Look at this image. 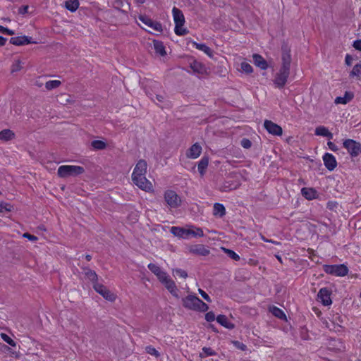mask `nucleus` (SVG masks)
Returning <instances> with one entry per match:
<instances>
[{"label":"nucleus","instance_id":"obj_13","mask_svg":"<svg viewBox=\"0 0 361 361\" xmlns=\"http://www.w3.org/2000/svg\"><path fill=\"white\" fill-rule=\"evenodd\" d=\"M264 126L269 133L273 135L280 136L283 133L281 127L271 121L266 120L264 123Z\"/></svg>","mask_w":361,"mask_h":361},{"label":"nucleus","instance_id":"obj_57","mask_svg":"<svg viewBox=\"0 0 361 361\" xmlns=\"http://www.w3.org/2000/svg\"><path fill=\"white\" fill-rule=\"evenodd\" d=\"M6 42V38H4L2 36H0V47L4 45Z\"/></svg>","mask_w":361,"mask_h":361},{"label":"nucleus","instance_id":"obj_43","mask_svg":"<svg viewBox=\"0 0 361 361\" xmlns=\"http://www.w3.org/2000/svg\"><path fill=\"white\" fill-rule=\"evenodd\" d=\"M174 276H178L183 279H186L188 277V274L185 270L181 269H174L172 271Z\"/></svg>","mask_w":361,"mask_h":361},{"label":"nucleus","instance_id":"obj_32","mask_svg":"<svg viewBox=\"0 0 361 361\" xmlns=\"http://www.w3.org/2000/svg\"><path fill=\"white\" fill-rule=\"evenodd\" d=\"M78 0H68L65 2V7L71 12H75L79 7Z\"/></svg>","mask_w":361,"mask_h":361},{"label":"nucleus","instance_id":"obj_30","mask_svg":"<svg viewBox=\"0 0 361 361\" xmlns=\"http://www.w3.org/2000/svg\"><path fill=\"white\" fill-rule=\"evenodd\" d=\"M226 214V209L222 204L215 203L214 204L213 209V214L214 216H219V217H222Z\"/></svg>","mask_w":361,"mask_h":361},{"label":"nucleus","instance_id":"obj_12","mask_svg":"<svg viewBox=\"0 0 361 361\" xmlns=\"http://www.w3.org/2000/svg\"><path fill=\"white\" fill-rule=\"evenodd\" d=\"M93 287L96 292L102 295L107 300L111 302L115 300L116 295L111 293V291L108 290L104 285L99 283H95L93 284Z\"/></svg>","mask_w":361,"mask_h":361},{"label":"nucleus","instance_id":"obj_25","mask_svg":"<svg viewBox=\"0 0 361 361\" xmlns=\"http://www.w3.org/2000/svg\"><path fill=\"white\" fill-rule=\"evenodd\" d=\"M314 133L316 135L328 137L329 140L333 138V134L327 128L320 126L315 128Z\"/></svg>","mask_w":361,"mask_h":361},{"label":"nucleus","instance_id":"obj_33","mask_svg":"<svg viewBox=\"0 0 361 361\" xmlns=\"http://www.w3.org/2000/svg\"><path fill=\"white\" fill-rule=\"evenodd\" d=\"M153 45L156 53L159 54L162 56L166 55V52L165 51V47L161 42L154 40L153 42Z\"/></svg>","mask_w":361,"mask_h":361},{"label":"nucleus","instance_id":"obj_6","mask_svg":"<svg viewBox=\"0 0 361 361\" xmlns=\"http://www.w3.org/2000/svg\"><path fill=\"white\" fill-rule=\"evenodd\" d=\"M323 269L328 274L340 277L345 276L348 273V269L344 264H325L323 266Z\"/></svg>","mask_w":361,"mask_h":361},{"label":"nucleus","instance_id":"obj_49","mask_svg":"<svg viewBox=\"0 0 361 361\" xmlns=\"http://www.w3.org/2000/svg\"><path fill=\"white\" fill-rule=\"evenodd\" d=\"M205 319L209 322H213L215 320V314L213 312H209L205 314Z\"/></svg>","mask_w":361,"mask_h":361},{"label":"nucleus","instance_id":"obj_19","mask_svg":"<svg viewBox=\"0 0 361 361\" xmlns=\"http://www.w3.org/2000/svg\"><path fill=\"white\" fill-rule=\"evenodd\" d=\"M202 152V147L198 143L192 145L186 153L187 157L190 159H197Z\"/></svg>","mask_w":361,"mask_h":361},{"label":"nucleus","instance_id":"obj_5","mask_svg":"<svg viewBox=\"0 0 361 361\" xmlns=\"http://www.w3.org/2000/svg\"><path fill=\"white\" fill-rule=\"evenodd\" d=\"M85 172L83 167L73 165H62L59 167L57 173L61 178L76 176Z\"/></svg>","mask_w":361,"mask_h":361},{"label":"nucleus","instance_id":"obj_27","mask_svg":"<svg viewBox=\"0 0 361 361\" xmlns=\"http://www.w3.org/2000/svg\"><path fill=\"white\" fill-rule=\"evenodd\" d=\"M190 66L191 69L195 73H197L199 74H203L206 72V68H205L204 66L199 61H192L190 63Z\"/></svg>","mask_w":361,"mask_h":361},{"label":"nucleus","instance_id":"obj_10","mask_svg":"<svg viewBox=\"0 0 361 361\" xmlns=\"http://www.w3.org/2000/svg\"><path fill=\"white\" fill-rule=\"evenodd\" d=\"M164 200L171 208H177L180 205V197L173 190H167L164 193Z\"/></svg>","mask_w":361,"mask_h":361},{"label":"nucleus","instance_id":"obj_4","mask_svg":"<svg viewBox=\"0 0 361 361\" xmlns=\"http://www.w3.org/2000/svg\"><path fill=\"white\" fill-rule=\"evenodd\" d=\"M172 13L175 23V33L179 36L186 35L188 32V30L183 27L185 18L183 12L179 8L173 7L172 9Z\"/></svg>","mask_w":361,"mask_h":361},{"label":"nucleus","instance_id":"obj_16","mask_svg":"<svg viewBox=\"0 0 361 361\" xmlns=\"http://www.w3.org/2000/svg\"><path fill=\"white\" fill-rule=\"evenodd\" d=\"M331 291L327 288H322L319 290L317 297L320 299L322 303L328 306L332 303V300L331 299Z\"/></svg>","mask_w":361,"mask_h":361},{"label":"nucleus","instance_id":"obj_20","mask_svg":"<svg viewBox=\"0 0 361 361\" xmlns=\"http://www.w3.org/2000/svg\"><path fill=\"white\" fill-rule=\"evenodd\" d=\"M301 194L308 200L317 199L318 197L317 191L312 188H302L301 189Z\"/></svg>","mask_w":361,"mask_h":361},{"label":"nucleus","instance_id":"obj_44","mask_svg":"<svg viewBox=\"0 0 361 361\" xmlns=\"http://www.w3.org/2000/svg\"><path fill=\"white\" fill-rule=\"evenodd\" d=\"M240 67L242 71L246 73H250L253 71L252 66L247 62H242Z\"/></svg>","mask_w":361,"mask_h":361},{"label":"nucleus","instance_id":"obj_31","mask_svg":"<svg viewBox=\"0 0 361 361\" xmlns=\"http://www.w3.org/2000/svg\"><path fill=\"white\" fill-rule=\"evenodd\" d=\"M14 133L9 130L5 129L0 132V140L3 141H8L14 137Z\"/></svg>","mask_w":361,"mask_h":361},{"label":"nucleus","instance_id":"obj_28","mask_svg":"<svg viewBox=\"0 0 361 361\" xmlns=\"http://www.w3.org/2000/svg\"><path fill=\"white\" fill-rule=\"evenodd\" d=\"M216 321L218 323H219L223 326L228 329H233L234 328V324L230 322L228 319V318L223 314H219L216 317Z\"/></svg>","mask_w":361,"mask_h":361},{"label":"nucleus","instance_id":"obj_37","mask_svg":"<svg viewBox=\"0 0 361 361\" xmlns=\"http://www.w3.org/2000/svg\"><path fill=\"white\" fill-rule=\"evenodd\" d=\"M85 274L90 281H92L94 283H97V281L98 277L95 271L90 270L89 269H86Z\"/></svg>","mask_w":361,"mask_h":361},{"label":"nucleus","instance_id":"obj_61","mask_svg":"<svg viewBox=\"0 0 361 361\" xmlns=\"http://www.w3.org/2000/svg\"><path fill=\"white\" fill-rule=\"evenodd\" d=\"M85 257L87 261H90L92 259V256L90 255H86Z\"/></svg>","mask_w":361,"mask_h":361},{"label":"nucleus","instance_id":"obj_35","mask_svg":"<svg viewBox=\"0 0 361 361\" xmlns=\"http://www.w3.org/2000/svg\"><path fill=\"white\" fill-rule=\"evenodd\" d=\"M361 76V63H357L355 65L350 73V78H357L360 79Z\"/></svg>","mask_w":361,"mask_h":361},{"label":"nucleus","instance_id":"obj_18","mask_svg":"<svg viewBox=\"0 0 361 361\" xmlns=\"http://www.w3.org/2000/svg\"><path fill=\"white\" fill-rule=\"evenodd\" d=\"M189 251L192 254L200 256H207L209 254V250L201 244L191 245L189 247Z\"/></svg>","mask_w":361,"mask_h":361},{"label":"nucleus","instance_id":"obj_46","mask_svg":"<svg viewBox=\"0 0 361 361\" xmlns=\"http://www.w3.org/2000/svg\"><path fill=\"white\" fill-rule=\"evenodd\" d=\"M11 207V204L0 202V213L10 212Z\"/></svg>","mask_w":361,"mask_h":361},{"label":"nucleus","instance_id":"obj_54","mask_svg":"<svg viewBox=\"0 0 361 361\" xmlns=\"http://www.w3.org/2000/svg\"><path fill=\"white\" fill-rule=\"evenodd\" d=\"M352 61H353V57L349 54H346L345 58V64L348 66H350L352 64Z\"/></svg>","mask_w":361,"mask_h":361},{"label":"nucleus","instance_id":"obj_23","mask_svg":"<svg viewBox=\"0 0 361 361\" xmlns=\"http://www.w3.org/2000/svg\"><path fill=\"white\" fill-rule=\"evenodd\" d=\"M30 39L31 38H30L27 36L14 37L11 38L10 42L12 44L20 46V45L28 44L31 43Z\"/></svg>","mask_w":361,"mask_h":361},{"label":"nucleus","instance_id":"obj_47","mask_svg":"<svg viewBox=\"0 0 361 361\" xmlns=\"http://www.w3.org/2000/svg\"><path fill=\"white\" fill-rule=\"evenodd\" d=\"M198 292L201 295V296L208 302H212V300L210 298V297L209 296V295L205 292L201 288H199L198 289Z\"/></svg>","mask_w":361,"mask_h":361},{"label":"nucleus","instance_id":"obj_63","mask_svg":"<svg viewBox=\"0 0 361 361\" xmlns=\"http://www.w3.org/2000/svg\"><path fill=\"white\" fill-rule=\"evenodd\" d=\"M360 13L361 14V8L360 9Z\"/></svg>","mask_w":361,"mask_h":361},{"label":"nucleus","instance_id":"obj_60","mask_svg":"<svg viewBox=\"0 0 361 361\" xmlns=\"http://www.w3.org/2000/svg\"><path fill=\"white\" fill-rule=\"evenodd\" d=\"M6 28V27L0 25V32L5 33Z\"/></svg>","mask_w":361,"mask_h":361},{"label":"nucleus","instance_id":"obj_48","mask_svg":"<svg viewBox=\"0 0 361 361\" xmlns=\"http://www.w3.org/2000/svg\"><path fill=\"white\" fill-rule=\"evenodd\" d=\"M241 145L245 149H249L252 145V142L250 140H248L247 138H243L241 140Z\"/></svg>","mask_w":361,"mask_h":361},{"label":"nucleus","instance_id":"obj_26","mask_svg":"<svg viewBox=\"0 0 361 361\" xmlns=\"http://www.w3.org/2000/svg\"><path fill=\"white\" fill-rule=\"evenodd\" d=\"M354 97V94L353 92H345L343 97H337L335 99V103L336 104H346L347 103L350 102Z\"/></svg>","mask_w":361,"mask_h":361},{"label":"nucleus","instance_id":"obj_9","mask_svg":"<svg viewBox=\"0 0 361 361\" xmlns=\"http://www.w3.org/2000/svg\"><path fill=\"white\" fill-rule=\"evenodd\" d=\"M132 180L134 184L141 190L145 192L153 191V185L152 183L147 179L145 175H139L132 178Z\"/></svg>","mask_w":361,"mask_h":361},{"label":"nucleus","instance_id":"obj_45","mask_svg":"<svg viewBox=\"0 0 361 361\" xmlns=\"http://www.w3.org/2000/svg\"><path fill=\"white\" fill-rule=\"evenodd\" d=\"M224 250L230 258H231L235 261L240 259L239 255L238 254H236L234 251L229 250V249H225V248Z\"/></svg>","mask_w":361,"mask_h":361},{"label":"nucleus","instance_id":"obj_15","mask_svg":"<svg viewBox=\"0 0 361 361\" xmlns=\"http://www.w3.org/2000/svg\"><path fill=\"white\" fill-rule=\"evenodd\" d=\"M139 20L143 23L145 25H147L149 27L152 28L153 30L161 32L162 31V25L161 23L152 20L151 18L145 16H140L139 17Z\"/></svg>","mask_w":361,"mask_h":361},{"label":"nucleus","instance_id":"obj_11","mask_svg":"<svg viewBox=\"0 0 361 361\" xmlns=\"http://www.w3.org/2000/svg\"><path fill=\"white\" fill-rule=\"evenodd\" d=\"M159 281L164 285L165 288L171 293V294L179 298L178 289L175 282L166 274Z\"/></svg>","mask_w":361,"mask_h":361},{"label":"nucleus","instance_id":"obj_41","mask_svg":"<svg viewBox=\"0 0 361 361\" xmlns=\"http://www.w3.org/2000/svg\"><path fill=\"white\" fill-rule=\"evenodd\" d=\"M0 336L4 341L9 344L10 345L13 347H15L16 345V343L12 338H11L7 334L1 333L0 334Z\"/></svg>","mask_w":361,"mask_h":361},{"label":"nucleus","instance_id":"obj_59","mask_svg":"<svg viewBox=\"0 0 361 361\" xmlns=\"http://www.w3.org/2000/svg\"><path fill=\"white\" fill-rule=\"evenodd\" d=\"M135 1L139 5L144 4L145 1V0H135Z\"/></svg>","mask_w":361,"mask_h":361},{"label":"nucleus","instance_id":"obj_50","mask_svg":"<svg viewBox=\"0 0 361 361\" xmlns=\"http://www.w3.org/2000/svg\"><path fill=\"white\" fill-rule=\"evenodd\" d=\"M21 65H20V62L19 61H16L13 65H12V69H11V71L12 72H16V71H18L21 69Z\"/></svg>","mask_w":361,"mask_h":361},{"label":"nucleus","instance_id":"obj_58","mask_svg":"<svg viewBox=\"0 0 361 361\" xmlns=\"http://www.w3.org/2000/svg\"><path fill=\"white\" fill-rule=\"evenodd\" d=\"M27 9H28V6H25L23 8H20V12L21 13H25L27 12Z\"/></svg>","mask_w":361,"mask_h":361},{"label":"nucleus","instance_id":"obj_62","mask_svg":"<svg viewBox=\"0 0 361 361\" xmlns=\"http://www.w3.org/2000/svg\"><path fill=\"white\" fill-rule=\"evenodd\" d=\"M238 347H239L240 349H242V350H245V347H246V346H245L244 344H241V345H240V346H238Z\"/></svg>","mask_w":361,"mask_h":361},{"label":"nucleus","instance_id":"obj_56","mask_svg":"<svg viewBox=\"0 0 361 361\" xmlns=\"http://www.w3.org/2000/svg\"><path fill=\"white\" fill-rule=\"evenodd\" d=\"M35 85L37 86L38 87H41L43 85V82H41L39 80H37L35 81Z\"/></svg>","mask_w":361,"mask_h":361},{"label":"nucleus","instance_id":"obj_17","mask_svg":"<svg viewBox=\"0 0 361 361\" xmlns=\"http://www.w3.org/2000/svg\"><path fill=\"white\" fill-rule=\"evenodd\" d=\"M147 162L143 159L139 160L134 168L132 173V178L139 175H145L147 173Z\"/></svg>","mask_w":361,"mask_h":361},{"label":"nucleus","instance_id":"obj_7","mask_svg":"<svg viewBox=\"0 0 361 361\" xmlns=\"http://www.w3.org/2000/svg\"><path fill=\"white\" fill-rule=\"evenodd\" d=\"M343 145L353 157H357L361 153V144L354 140L346 139Z\"/></svg>","mask_w":361,"mask_h":361},{"label":"nucleus","instance_id":"obj_42","mask_svg":"<svg viewBox=\"0 0 361 361\" xmlns=\"http://www.w3.org/2000/svg\"><path fill=\"white\" fill-rule=\"evenodd\" d=\"M145 351L148 354L154 356L155 357H159L160 356V353L158 350H156L153 346L148 345L145 348Z\"/></svg>","mask_w":361,"mask_h":361},{"label":"nucleus","instance_id":"obj_14","mask_svg":"<svg viewBox=\"0 0 361 361\" xmlns=\"http://www.w3.org/2000/svg\"><path fill=\"white\" fill-rule=\"evenodd\" d=\"M323 161L325 167L330 171H334L337 166V161L336 157L330 154L325 153L323 155Z\"/></svg>","mask_w":361,"mask_h":361},{"label":"nucleus","instance_id":"obj_51","mask_svg":"<svg viewBox=\"0 0 361 361\" xmlns=\"http://www.w3.org/2000/svg\"><path fill=\"white\" fill-rule=\"evenodd\" d=\"M23 236L25 238H27L28 240L31 241H36L37 240V238L35 235H31L28 233H25Z\"/></svg>","mask_w":361,"mask_h":361},{"label":"nucleus","instance_id":"obj_34","mask_svg":"<svg viewBox=\"0 0 361 361\" xmlns=\"http://www.w3.org/2000/svg\"><path fill=\"white\" fill-rule=\"evenodd\" d=\"M194 46L195 47L196 49L203 51L209 56L211 57L212 56V49L208 46H207L205 44H199V43L195 42Z\"/></svg>","mask_w":361,"mask_h":361},{"label":"nucleus","instance_id":"obj_52","mask_svg":"<svg viewBox=\"0 0 361 361\" xmlns=\"http://www.w3.org/2000/svg\"><path fill=\"white\" fill-rule=\"evenodd\" d=\"M327 145L329 147V148L331 150V151H334V152H336L338 149V147L332 142L331 141H329L327 142Z\"/></svg>","mask_w":361,"mask_h":361},{"label":"nucleus","instance_id":"obj_53","mask_svg":"<svg viewBox=\"0 0 361 361\" xmlns=\"http://www.w3.org/2000/svg\"><path fill=\"white\" fill-rule=\"evenodd\" d=\"M353 47L359 51H361V39L355 40L353 42Z\"/></svg>","mask_w":361,"mask_h":361},{"label":"nucleus","instance_id":"obj_2","mask_svg":"<svg viewBox=\"0 0 361 361\" xmlns=\"http://www.w3.org/2000/svg\"><path fill=\"white\" fill-rule=\"evenodd\" d=\"M171 233L178 238L188 239L190 237H202L204 233L202 228L194 226H189L188 228L172 226L170 229Z\"/></svg>","mask_w":361,"mask_h":361},{"label":"nucleus","instance_id":"obj_22","mask_svg":"<svg viewBox=\"0 0 361 361\" xmlns=\"http://www.w3.org/2000/svg\"><path fill=\"white\" fill-rule=\"evenodd\" d=\"M253 62L255 65L262 70H266L268 68L267 61L259 54H255L252 56Z\"/></svg>","mask_w":361,"mask_h":361},{"label":"nucleus","instance_id":"obj_1","mask_svg":"<svg viewBox=\"0 0 361 361\" xmlns=\"http://www.w3.org/2000/svg\"><path fill=\"white\" fill-rule=\"evenodd\" d=\"M281 61V68L274 79V83L278 88H282L285 86L290 75L291 55L290 49L286 47H282Z\"/></svg>","mask_w":361,"mask_h":361},{"label":"nucleus","instance_id":"obj_40","mask_svg":"<svg viewBox=\"0 0 361 361\" xmlns=\"http://www.w3.org/2000/svg\"><path fill=\"white\" fill-rule=\"evenodd\" d=\"M216 354L215 351L212 350L211 348L204 347L202 348V353H200L201 357H205L207 356H212Z\"/></svg>","mask_w":361,"mask_h":361},{"label":"nucleus","instance_id":"obj_39","mask_svg":"<svg viewBox=\"0 0 361 361\" xmlns=\"http://www.w3.org/2000/svg\"><path fill=\"white\" fill-rule=\"evenodd\" d=\"M271 313L276 317L279 318V319H285L286 318V314L285 313L283 312V310H281V309H279V307H272L271 308Z\"/></svg>","mask_w":361,"mask_h":361},{"label":"nucleus","instance_id":"obj_21","mask_svg":"<svg viewBox=\"0 0 361 361\" xmlns=\"http://www.w3.org/2000/svg\"><path fill=\"white\" fill-rule=\"evenodd\" d=\"M240 185L238 181L225 180L220 186V190L222 192H228L237 189Z\"/></svg>","mask_w":361,"mask_h":361},{"label":"nucleus","instance_id":"obj_29","mask_svg":"<svg viewBox=\"0 0 361 361\" xmlns=\"http://www.w3.org/2000/svg\"><path fill=\"white\" fill-rule=\"evenodd\" d=\"M208 164L209 159L206 157H203L199 161L197 168L201 176H203L204 175Z\"/></svg>","mask_w":361,"mask_h":361},{"label":"nucleus","instance_id":"obj_3","mask_svg":"<svg viewBox=\"0 0 361 361\" xmlns=\"http://www.w3.org/2000/svg\"><path fill=\"white\" fill-rule=\"evenodd\" d=\"M183 305L187 309L202 312H206L209 309L205 302L194 295H189L183 298Z\"/></svg>","mask_w":361,"mask_h":361},{"label":"nucleus","instance_id":"obj_55","mask_svg":"<svg viewBox=\"0 0 361 361\" xmlns=\"http://www.w3.org/2000/svg\"><path fill=\"white\" fill-rule=\"evenodd\" d=\"M4 34H6V35H13L15 34V32L13 30H9V29H8L6 27Z\"/></svg>","mask_w":361,"mask_h":361},{"label":"nucleus","instance_id":"obj_8","mask_svg":"<svg viewBox=\"0 0 361 361\" xmlns=\"http://www.w3.org/2000/svg\"><path fill=\"white\" fill-rule=\"evenodd\" d=\"M149 87L154 89L153 92H149L147 90L146 93L148 97L157 104L163 103L164 101V97L162 94H159L161 86L159 83L157 82H150Z\"/></svg>","mask_w":361,"mask_h":361},{"label":"nucleus","instance_id":"obj_38","mask_svg":"<svg viewBox=\"0 0 361 361\" xmlns=\"http://www.w3.org/2000/svg\"><path fill=\"white\" fill-rule=\"evenodd\" d=\"M91 145L94 149L101 150L106 148V143L102 140H94Z\"/></svg>","mask_w":361,"mask_h":361},{"label":"nucleus","instance_id":"obj_36","mask_svg":"<svg viewBox=\"0 0 361 361\" xmlns=\"http://www.w3.org/2000/svg\"><path fill=\"white\" fill-rule=\"evenodd\" d=\"M61 84L60 80H49L45 83V87L47 90H51L59 87Z\"/></svg>","mask_w":361,"mask_h":361},{"label":"nucleus","instance_id":"obj_24","mask_svg":"<svg viewBox=\"0 0 361 361\" xmlns=\"http://www.w3.org/2000/svg\"><path fill=\"white\" fill-rule=\"evenodd\" d=\"M147 267L154 274L157 276L159 281L167 274L166 272L162 271L158 265L155 264L150 263L148 264Z\"/></svg>","mask_w":361,"mask_h":361}]
</instances>
